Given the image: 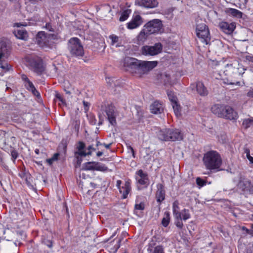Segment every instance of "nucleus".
Returning <instances> with one entry per match:
<instances>
[{
  "label": "nucleus",
  "instance_id": "31",
  "mask_svg": "<svg viewBox=\"0 0 253 253\" xmlns=\"http://www.w3.org/2000/svg\"><path fill=\"white\" fill-rule=\"evenodd\" d=\"M242 126L246 129L253 126V117L244 119L242 122Z\"/></svg>",
  "mask_w": 253,
  "mask_h": 253
},
{
  "label": "nucleus",
  "instance_id": "24",
  "mask_svg": "<svg viewBox=\"0 0 253 253\" xmlns=\"http://www.w3.org/2000/svg\"><path fill=\"white\" fill-rule=\"evenodd\" d=\"M196 89L198 93L201 96H205L208 94V91L202 82H198L197 83Z\"/></svg>",
  "mask_w": 253,
  "mask_h": 253
},
{
  "label": "nucleus",
  "instance_id": "53",
  "mask_svg": "<svg viewBox=\"0 0 253 253\" xmlns=\"http://www.w3.org/2000/svg\"><path fill=\"white\" fill-rule=\"evenodd\" d=\"M246 59L249 61L253 62V56L252 55H247L246 56Z\"/></svg>",
  "mask_w": 253,
  "mask_h": 253
},
{
  "label": "nucleus",
  "instance_id": "4",
  "mask_svg": "<svg viewBox=\"0 0 253 253\" xmlns=\"http://www.w3.org/2000/svg\"><path fill=\"white\" fill-rule=\"evenodd\" d=\"M28 66L38 75L41 74L44 70L42 59L38 56H30L26 58Z\"/></svg>",
  "mask_w": 253,
  "mask_h": 253
},
{
  "label": "nucleus",
  "instance_id": "13",
  "mask_svg": "<svg viewBox=\"0 0 253 253\" xmlns=\"http://www.w3.org/2000/svg\"><path fill=\"white\" fill-rule=\"evenodd\" d=\"M237 188L242 192L249 191L253 192V186L251 185V182L245 178H240L237 184Z\"/></svg>",
  "mask_w": 253,
  "mask_h": 253
},
{
  "label": "nucleus",
  "instance_id": "48",
  "mask_svg": "<svg viewBox=\"0 0 253 253\" xmlns=\"http://www.w3.org/2000/svg\"><path fill=\"white\" fill-rule=\"evenodd\" d=\"M75 156L77 159V165H76V167H80L81 164V163L83 161L82 158V157L79 156Z\"/></svg>",
  "mask_w": 253,
  "mask_h": 253
},
{
  "label": "nucleus",
  "instance_id": "10",
  "mask_svg": "<svg viewBox=\"0 0 253 253\" xmlns=\"http://www.w3.org/2000/svg\"><path fill=\"white\" fill-rule=\"evenodd\" d=\"M212 66L214 69L212 74V77L216 80H222L224 81V74L223 73L222 74V68L225 67L223 63L213 61Z\"/></svg>",
  "mask_w": 253,
  "mask_h": 253
},
{
  "label": "nucleus",
  "instance_id": "34",
  "mask_svg": "<svg viewBox=\"0 0 253 253\" xmlns=\"http://www.w3.org/2000/svg\"><path fill=\"white\" fill-rule=\"evenodd\" d=\"M95 162H87L84 164L83 169L84 170H94Z\"/></svg>",
  "mask_w": 253,
  "mask_h": 253
},
{
  "label": "nucleus",
  "instance_id": "32",
  "mask_svg": "<svg viewBox=\"0 0 253 253\" xmlns=\"http://www.w3.org/2000/svg\"><path fill=\"white\" fill-rule=\"evenodd\" d=\"M179 213L180 215V218L184 221L189 219L191 217L189 210L185 209L179 211Z\"/></svg>",
  "mask_w": 253,
  "mask_h": 253
},
{
  "label": "nucleus",
  "instance_id": "59",
  "mask_svg": "<svg viewBox=\"0 0 253 253\" xmlns=\"http://www.w3.org/2000/svg\"><path fill=\"white\" fill-rule=\"evenodd\" d=\"M247 233L251 235V236L253 237V229H248L246 232Z\"/></svg>",
  "mask_w": 253,
  "mask_h": 253
},
{
  "label": "nucleus",
  "instance_id": "20",
  "mask_svg": "<svg viewBox=\"0 0 253 253\" xmlns=\"http://www.w3.org/2000/svg\"><path fill=\"white\" fill-rule=\"evenodd\" d=\"M9 54V48L3 42H0V61L2 58H7Z\"/></svg>",
  "mask_w": 253,
  "mask_h": 253
},
{
  "label": "nucleus",
  "instance_id": "23",
  "mask_svg": "<svg viewBox=\"0 0 253 253\" xmlns=\"http://www.w3.org/2000/svg\"><path fill=\"white\" fill-rule=\"evenodd\" d=\"M158 4L157 0H141L140 2V5L146 8H154Z\"/></svg>",
  "mask_w": 253,
  "mask_h": 253
},
{
  "label": "nucleus",
  "instance_id": "5",
  "mask_svg": "<svg viewBox=\"0 0 253 253\" xmlns=\"http://www.w3.org/2000/svg\"><path fill=\"white\" fill-rule=\"evenodd\" d=\"M68 48L73 56H83L84 54L83 47L77 38H73L69 40Z\"/></svg>",
  "mask_w": 253,
  "mask_h": 253
},
{
  "label": "nucleus",
  "instance_id": "62",
  "mask_svg": "<svg viewBox=\"0 0 253 253\" xmlns=\"http://www.w3.org/2000/svg\"><path fill=\"white\" fill-rule=\"evenodd\" d=\"M11 1H17L16 2V5L19 8L20 7V3H19V0H9Z\"/></svg>",
  "mask_w": 253,
  "mask_h": 253
},
{
  "label": "nucleus",
  "instance_id": "29",
  "mask_svg": "<svg viewBox=\"0 0 253 253\" xmlns=\"http://www.w3.org/2000/svg\"><path fill=\"white\" fill-rule=\"evenodd\" d=\"M122 188L124 191H122L121 189H120V191L121 193H123V198L126 199L131 190L130 183L129 182H126L124 187H123Z\"/></svg>",
  "mask_w": 253,
  "mask_h": 253
},
{
  "label": "nucleus",
  "instance_id": "57",
  "mask_svg": "<svg viewBox=\"0 0 253 253\" xmlns=\"http://www.w3.org/2000/svg\"><path fill=\"white\" fill-rule=\"evenodd\" d=\"M128 149L130 150V152H131L133 157L135 158V155L134 151L133 148L131 147V146H129Z\"/></svg>",
  "mask_w": 253,
  "mask_h": 253
},
{
  "label": "nucleus",
  "instance_id": "40",
  "mask_svg": "<svg viewBox=\"0 0 253 253\" xmlns=\"http://www.w3.org/2000/svg\"><path fill=\"white\" fill-rule=\"evenodd\" d=\"M91 155V151H87L86 152L84 150H80V151L78 150L77 151L75 152V156H79L81 157H82V156L85 157L87 155Z\"/></svg>",
  "mask_w": 253,
  "mask_h": 253
},
{
  "label": "nucleus",
  "instance_id": "21",
  "mask_svg": "<svg viewBox=\"0 0 253 253\" xmlns=\"http://www.w3.org/2000/svg\"><path fill=\"white\" fill-rule=\"evenodd\" d=\"M171 131H170V128H165L162 130H161L158 133V137L159 139L163 141H169V138H170V134Z\"/></svg>",
  "mask_w": 253,
  "mask_h": 253
},
{
  "label": "nucleus",
  "instance_id": "50",
  "mask_svg": "<svg viewBox=\"0 0 253 253\" xmlns=\"http://www.w3.org/2000/svg\"><path fill=\"white\" fill-rule=\"evenodd\" d=\"M45 27L47 30H48L49 31H54L50 23H46L45 24Z\"/></svg>",
  "mask_w": 253,
  "mask_h": 253
},
{
  "label": "nucleus",
  "instance_id": "11",
  "mask_svg": "<svg viewBox=\"0 0 253 253\" xmlns=\"http://www.w3.org/2000/svg\"><path fill=\"white\" fill-rule=\"evenodd\" d=\"M167 95L169 100L171 102L174 112L177 117L181 115V107L178 104V99L174 92L171 90L167 91Z\"/></svg>",
  "mask_w": 253,
  "mask_h": 253
},
{
  "label": "nucleus",
  "instance_id": "18",
  "mask_svg": "<svg viewBox=\"0 0 253 253\" xmlns=\"http://www.w3.org/2000/svg\"><path fill=\"white\" fill-rule=\"evenodd\" d=\"M226 106L220 104H215L212 106L211 110L217 116L223 118V113L225 111Z\"/></svg>",
  "mask_w": 253,
  "mask_h": 253
},
{
  "label": "nucleus",
  "instance_id": "44",
  "mask_svg": "<svg viewBox=\"0 0 253 253\" xmlns=\"http://www.w3.org/2000/svg\"><path fill=\"white\" fill-rule=\"evenodd\" d=\"M196 183L199 186L202 187L206 185V182L200 177H197L196 178Z\"/></svg>",
  "mask_w": 253,
  "mask_h": 253
},
{
  "label": "nucleus",
  "instance_id": "38",
  "mask_svg": "<svg viewBox=\"0 0 253 253\" xmlns=\"http://www.w3.org/2000/svg\"><path fill=\"white\" fill-rule=\"evenodd\" d=\"M175 224L177 227L179 229H182L183 226V224L182 221V219L180 218V215L179 216H174Z\"/></svg>",
  "mask_w": 253,
  "mask_h": 253
},
{
  "label": "nucleus",
  "instance_id": "25",
  "mask_svg": "<svg viewBox=\"0 0 253 253\" xmlns=\"http://www.w3.org/2000/svg\"><path fill=\"white\" fill-rule=\"evenodd\" d=\"M149 34L146 30L143 27L137 37L138 42H144L148 39Z\"/></svg>",
  "mask_w": 253,
  "mask_h": 253
},
{
  "label": "nucleus",
  "instance_id": "63",
  "mask_svg": "<svg viewBox=\"0 0 253 253\" xmlns=\"http://www.w3.org/2000/svg\"><path fill=\"white\" fill-rule=\"evenodd\" d=\"M47 162L50 164L51 165V164H52L53 162H54V161L52 159V158H50V159H49L47 160Z\"/></svg>",
  "mask_w": 253,
  "mask_h": 253
},
{
  "label": "nucleus",
  "instance_id": "8",
  "mask_svg": "<svg viewBox=\"0 0 253 253\" xmlns=\"http://www.w3.org/2000/svg\"><path fill=\"white\" fill-rule=\"evenodd\" d=\"M163 27L162 21L157 19H153L146 23L143 27L151 35L158 34Z\"/></svg>",
  "mask_w": 253,
  "mask_h": 253
},
{
  "label": "nucleus",
  "instance_id": "41",
  "mask_svg": "<svg viewBox=\"0 0 253 253\" xmlns=\"http://www.w3.org/2000/svg\"><path fill=\"white\" fill-rule=\"evenodd\" d=\"M166 217H164L162 221V224L164 227L168 226L170 219L169 213L167 212L166 213Z\"/></svg>",
  "mask_w": 253,
  "mask_h": 253
},
{
  "label": "nucleus",
  "instance_id": "51",
  "mask_svg": "<svg viewBox=\"0 0 253 253\" xmlns=\"http://www.w3.org/2000/svg\"><path fill=\"white\" fill-rule=\"evenodd\" d=\"M11 155L14 160H15L18 157V153L16 151H12L11 152Z\"/></svg>",
  "mask_w": 253,
  "mask_h": 253
},
{
  "label": "nucleus",
  "instance_id": "1",
  "mask_svg": "<svg viewBox=\"0 0 253 253\" xmlns=\"http://www.w3.org/2000/svg\"><path fill=\"white\" fill-rule=\"evenodd\" d=\"M157 61H146L138 60L135 58L126 57L124 60V66L132 73L138 77L148 73L157 66Z\"/></svg>",
  "mask_w": 253,
  "mask_h": 253
},
{
  "label": "nucleus",
  "instance_id": "36",
  "mask_svg": "<svg viewBox=\"0 0 253 253\" xmlns=\"http://www.w3.org/2000/svg\"><path fill=\"white\" fill-rule=\"evenodd\" d=\"M109 39L111 40V44L116 46H120L119 44V38L115 35H111L109 36Z\"/></svg>",
  "mask_w": 253,
  "mask_h": 253
},
{
  "label": "nucleus",
  "instance_id": "26",
  "mask_svg": "<svg viewBox=\"0 0 253 253\" xmlns=\"http://www.w3.org/2000/svg\"><path fill=\"white\" fill-rule=\"evenodd\" d=\"M165 192L162 184H160L158 187V190L156 193V197L158 202H161L165 199Z\"/></svg>",
  "mask_w": 253,
  "mask_h": 253
},
{
  "label": "nucleus",
  "instance_id": "6",
  "mask_svg": "<svg viewBox=\"0 0 253 253\" xmlns=\"http://www.w3.org/2000/svg\"><path fill=\"white\" fill-rule=\"evenodd\" d=\"M163 45L160 42H157L153 45H145L141 48L142 55L148 56L157 55L162 52Z\"/></svg>",
  "mask_w": 253,
  "mask_h": 253
},
{
  "label": "nucleus",
  "instance_id": "56",
  "mask_svg": "<svg viewBox=\"0 0 253 253\" xmlns=\"http://www.w3.org/2000/svg\"><path fill=\"white\" fill-rule=\"evenodd\" d=\"M58 156H59V154L55 153L54 154V155L52 156V157L51 158L53 160H54L55 161L57 160Z\"/></svg>",
  "mask_w": 253,
  "mask_h": 253
},
{
  "label": "nucleus",
  "instance_id": "9",
  "mask_svg": "<svg viewBox=\"0 0 253 253\" xmlns=\"http://www.w3.org/2000/svg\"><path fill=\"white\" fill-rule=\"evenodd\" d=\"M36 40L39 46L42 48L51 46L50 35H47L44 32H39L37 35Z\"/></svg>",
  "mask_w": 253,
  "mask_h": 253
},
{
  "label": "nucleus",
  "instance_id": "3",
  "mask_svg": "<svg viewBox=\"0 0 253 253\" xmlns=\"http://www.w3.org/2000/svg\"><path fill=\"white\" fill-rule=\"evenodd\" d=\"M240 70L244 71L242 68H235L232 64H227L223 69L224 74V83L227 84L240 85L239 79L242 73Z\"/></svg>",
  "mask_w": 253,
  "mask_h": 253
},
{
  "label": "nucleus",
  "instance_id": "55",
  "mask_svg": "<svg viewBox=\"0 0 253 253\" xmlns=\"http://www.w3.org/2000/svg\"><path fill=\"white\" fill-rule=\"evenodd\" d=\"M247 96L250 97H253V88L249 90L247 93Z\"/></svg>",
  "mask_w": 253,
  "mask_h": 253
},
{
  "label": "nucleus",
  "instance_id": "27",
  "mask_svg": "<svg viewBox=\"0 0 253 253\" xmlns=\"http://www.w3.org/2000/svg\"><path fill=\"white\" fill-rule=\"evenodd\" d=\"M14 34L15 37L19 39L26 40L28 37L27 32L23 29L15 30Z\"/></svg>",
  "mask_w": 253,
  "mask_h": 253
},
{
  "label": "nucleus",
  "instance_id": "33",
  "mask_svg": "<svg viewBox=\"0 0 253 253\" xmlns=\"http://www.w3.org/2000/svg\"><path fill=\"white\" fill-rule=\"evenodd\" d=\"M94 170L101 171H106L108 170V169L104 164L99 162H95Z\"/></svg>",
  "mask_w": 253,
  "mask_h": 253
},
{
  "label": "nucleus",
  "instance_id": "28",
  "mask_svg": "<svg viewBox=\"0 0 253 253\" xmlns=\"http://www.w3.org/2000/svg\"><path fill=\"white\" fill-rule=\"evenodd\" d=\"M25 86L26 88L29 91H31L35 96L37 97L40 96V93L37 90L33 84L30 82V81H28V83H25Z\"/></svg>",
  "mask_w": 253,
  "mask_h": 253
},
{
  "label": "nucleus",
  "instance_id": "7",
  "mask_svg": "<svg viewBox=\"0 0 253 253\" xmlns=\"http://www.w3.org/2000/svg\"><path fill=\"white\" fill-rule=\"evenodd\" d=\"M197 37L201 42L205 44H208L211 40L210 32L208 26L204 23L199 24L196 27Z\"/></svg>",
  "mask_w": 253,
  "mask_h": 253
},
{
  "label": "nucleus",
  "instance_id": "52",
  "mask_svg": "<svg viewBox=\"0 0 253 253\" xmlns=\"http://www.w3.org/2000/svg\"><path fill=\"white\" fill-rule=\"evenodd\" d=\"M21 79L23 81H24V84L25 83H28V81H30L29 79L27 78V76L25 75H22L21 76Z\"/></svg>",
  "mask_w": 253,
  "mask_h": 253
},
{
  "label": "nucleus",
  "instance_id": "37",
  "mask_svg": "<svg viewBox=\"0 0 253 253\" xmlns=\"http://www.w3.org/2000/svg\"><path fill=\"white\" fill-rule=\"evenodd\" d=\"M131 13V10L130 9H126L124 10L121 14V15L120 17V21H124L126 20L127 19V18L128 17L129 14Z\"/></svg>",
  "mask_w": 253,
  "mask_h": 253
},
{
  "label": "nucleus",
  "instance_id": "60",
  "mask_svg": "<svg viewBox=\"0 0 253 253\" xmlns=\"http://www.w3.org/2000/svg\"><path fill=\"white\" fill-rule=\"evenodd\" d=\"M83 104L84 106V109L87 110L88 109V103L87 102L84 101Z\"/></svg>",
  "mask_w": 253,
  "mask_h": 253
},
{
  "label": "nucleus",
  "instance_id": "61",
  "mask_svg": "<svg viewBox=\"0 0 253 253\" xmlns=\"http://www.w3.org/2000/svg\"><path fill=\"white\" fill-rule=\"evenodd\" d=\"M103 145L106 148L109 149L110 146L112 145V143H111L107 144L104 143Z\"/></svg>",
  "mask_w": 253,
  "mask_h": 253
},
{
  "label": "nucleus",
  "instance_id": "58",
  "mask_svg": "<svg viewBox=\"0 0 253 253\" xmlns=\"http://www.w3.org/2000/svg\"><path fill=\"white\" fill-rule=\"evenodd\" d=\"M87 150L88 151H91L92 152V151H94L95 150V149H94L92 146L91 145H90L87 148Z\"/></svg>",
  "mask_w": 253,
  "mask_h": 253
},
{
  "label": "nucleus",
  "instance_id": "19",
  "mask_svg": "<svg viewBox=\"0 0 253 253\" xmlns=\"http://www.w3.org/2000/svg\"><path fill=\"white\" fill-rule=\"evenodd\" d=\"M150 110L152 113L158 114L163 112L164 108L161 102L156 101L150 106Z\"/></svg>",
  "mask_w": 253,
  "mask_h": 253
},
{
  "label": "nucleus",
  "instance_id": "39",
  "mask_svg": "<svg viewBox=\"0 0 253 253\" xmlns=\"http://www.w3.org/2000/svg\"><path fill=\"white\" fill-rule=\"evenodd\" d=\"M55 97L56 98L60 101L59 103V105L65 106L66 105V101L61 94L58 92H56Z\"/></svg>",
  "mask_w": 253,
  "mask_h": 253
},
{
  "label": "nucleus",
  "instance_id": "35",
  "mask_svg": "<svg viewBox=\"0 0 253 253\" xmlns=\"http://www.w3.org/2000/svg\"><path fill=\"white\" fill-rule=\"evenodd\" d=\"M178 202L177 201H174L172 205V212L173 216H179L180 214L179 213V206Z\"/></svg>",
  "mask_w": 253,
  "mask_h": 253
},
{
  "label": "nucleus",
  "instance_id": "15",
  "mask_svg": "<svg viewBox=\"0 0 253 253\" xmlns=\"http://www.w3.org/2000/svg\"><path fill=\"white\" fill-rule=\"evenodd\" d=\"M106 113L109 123L112 125H115L116 124L117 113L115 111V107L113 106H109L106 109Z\"/></svg>",
  "mask_w": 253,
  "mask_h": 253
},
{
  "label": "nucleus",
  "instance_id": "16",
  "mask_svg": "<svg viewBox=\"0 0 253 253\" xmlns=\"http://www.w3.org/2000/svg\"><path fill=\"white\" fill-rule=\"evenodd\" d=\"M136 174L137 175L136 179L139 184L147 186L149 184V179L146 173L144 172L142 169H139L136 171Z\"/></svg>",
  "mask_w": 253,
  "mask_h": 253
},
{
  "label": "nucleus",
  "instance_id": "45",
  "mask_svg": "<svg viewBox=\"0 0 253 253\" xmlns=\"http://www.w3.org/2000/svg\"><path fill=\"white\" fill-rule=\"evenodd\" d=\"M135 209L137 210H143L144 209V204L143 203H140L135 205Z\"/></svg>",
  "mask_w": 253,
  "mask_h": 253
},
{
  "label": "nucleus",
  "instance_id": "17",
  "mask_svg": "<svg viewBox=\"0 0 253 253\" xmlns=\"http://www.w3.org/2000/svg\"><path fill=\"white\" fill-rule=\"evenodd\" d=\"M223 113V118L229 120H236L238 118V114L230 106H226L225 110Z\"/></svg>",
  "mask_w": 253,
  "mask_h": 253
},
{
  "label": "nucleus",
  "instance_id": "49",
  "mask_svg": "<svg viewBox=\"0 0 253 253\" xmlns=\"http://www.w3.org/2000/svg\"><path fill=\"white\" fill-rule=\"evenodd\" d=\"M43 243L45 245H46L48 247L51 248L52 246V243L50 240H44Z\"/></svg>",
  "mask_w": 253,
  "mask_h": 253
},
{
  "label": "nucleus",
  "instance_id": "47",
  "mask_svg": "<svg viewBox=\"0 0 253 253\" xmlns=\"http://www.w3.org/2000/svg\"><path fill=\"white\" fill-rule=\"evenodd\" d=\"M153 253H164V251L161 246H157L155 248Z\"/></svg>",
  "mask_w": 253,
  "mask_h": 253
},
{
  "label": "nucleus",
  "instance_id": "46",
  "mask_svg": "<svg viewBox=\"0 0 253 253\" xmlns=\"http://www.w3.org/2000/svg\"><path fill=\"white\" fill-rule=\"evenodd\" d=\"M84 147H85V144L84 143H83V142H81V141L79 142L77 147L78 150L80 151V150H84Z\"/></svg>",
  "mask_w": 253,
  "mask_h": 253
},
{
  "label": "nucleus",
  "instance_id": "12",
  "mask_svg": "<svg viewBox=\"0 0 253 253\" xmlns=\"http://www.w3.org/2000/svg\"><path fill=\"white\" fill-rule=\"evenodd\" d=\"M218 26L223 33L227 35H231L235 29L236 25L235 22L228 23L223 21L219 22Z\"/></svg>",
  "mask_w": 253,
  "mask_h": 253
},
{
  "label": "nucleus",
  "instance_id": "22",
  "mask_svg": "<svg viewBox=\"0 0 253 253\" xmlns=\"http://www.w3.org/2000/svg\"><path fill=\"white\" fill-rule=\"evenodd\" d=\"M170 131L169 141L180 140L182 139V135L178 129H170Z\"/></svg>",
  "mask_w": 253,
  "mask_h": 253
},
{
  "label": "nucleus",
  "instance_id": "30",
  "mask_svg": "<svg viewBox=\"0 0 253 253\" xmlns=\"http://www.w3.org/2000/svg\"><path fill=\"white\" fill-rule=\"evenodd\" d=\"M227 12L232 16L239 18H242L243 15V13L241 11L235 8H229L227 10Z\"/></svg>",
  "mask_w": 253,
  "mask_h": 253
},
{
  "label": "nucleus",
  "instance_id": "42",
  "mask_svg": "<svg viewBox=\"0 0 253 253\" xmlns=\"http://www.w3.org/2000/svg\"><path fill=\"white\" fill-rule=\"evenodd\" d=\"M244 153L245 154H246V157L247 158V159L249 160V161H250V162L251 163V164H253V157H252L251 155H250V150L249 149H245V150H244Z\"/></svg>",
  "mask_w": 253,
  "mask_h": 253
},
{
  "label": "nucleus",
  "instance_id": "64",
  "mask_svg": "<svg viewBox=\"0 0 253 253\" xmlns=\"http://www.w3.org/2000/svg\"><path fill=\"white\" fill-rule=\"evenodd\" d=\"M103 155V152H100V151H99L96 154V155L98 157H100L102 155Z\"/></svg>",
  "mask_w": 253,
  "mask_h": 253
},
{
  "label": "nucleus",
  "instance_id": "14",
  "mask_svg": "<svg viewBox=\"0 0 253 253\" xmlns=\"http://www.w3.org/2000/svg\"><path fill=\"white\" fill-rule=\"evenodd\" d=\"M143 22L142 18L139 14H133L130 22L127 24V28L133 29L139 27Z\"/></svg>",
  "mask_w": 253,
  "mask_h": 253
},
{
  "label": "nucleus",
  "instance_id": "54",
  "mask_svg": "<svg viewBox=\"0 0 253 253\" xmlns=\"http://www.w3.org/2000/svg\"><path fill=\"white\" fill-rule=\"evenodd\" d=\"M106 82L108 84H109L110 85H112V83L114 82V79L113 78H108L106 79Z\"/></svg>",
  "mask_w": 253,
  "mask_h": 253
},
{
  "label": "nucleus",
  "instance_id": "43",
  "mask_svg": "<svg viewBox=\"0 0 253 253\" xmlns=\"http://www.w3.org/2000/svg\"><path fill=\"white\" fill-rule=\"evenodd\" d=\"M0 67L5 71H8L10 69L11 66L7 63L0 62Z\"/></svg>",
  "mask_w": 253,
  "mask_h": 253
},
{
  "label": "nucleus",
  "instance_id": "2",
  "mask_svg": "<svg viewBox=\"0 0 253 253\" xmlns=\"http://www.w3.org/2000/svg\"><path fill=\"white\" fill-rule=\"evenodd\" d=\"M206 169L211 171H219L222 163L220 155L216 151L211 150L206 153L203 159Z\"/></svg>",
  "mask_w": 253,
  "mask_h": 253
}]
</instances>
